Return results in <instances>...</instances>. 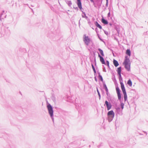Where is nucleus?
Listing matches in <instances>:
<instances>
[{"label":"nucleus","mask_w":148,"mask_h":148,"mask_svg":"<svg viewBox=\"0 0 148 148\" xmlns=\"http://www.w3.org/2000/svg\"><path fill=\"white\" fill-rule=\"evenodd\" d=\"M129 58L127 56H126L123 64L125 65V68L128 71L130 70V65L129 63Z\"/></svg>","instance_id":"f257e3e1"},{"label":"nucleus","mask_w":148,"mask_h":148,"mask_svg":"<svg viewBox=\"0 0 148 148\" xmlns=\"http://www.w3.org/2000/svg\"><path fill=\"white\" fill-rule=\"evenodd\" d=\"M108 115L109 120H111L114 117V114L112 110H111L108 112Z\"/></svg>","instance_id":"f03ea898"},{"label":"nucleus","mask_w":148,"mask_h":148,"mask_svg":"<svg viewBox=\"0 0 148 148\" xmlns=\"http://www.w3.org/2000/svg\"><path fill=\"white\" fill-rule=\"evenodd\" d=\"M47 108L49 111V113L51 117H52L53 115V110L51 106L49 104L47 106Z\"/></svg>","instance_id":"7ed1b4c3"},{"label":"nucleus","mask_w":148,"mask_h":148,"mask_svg":"<svg viewBox=\"0 0 148 148\" xmlns=\"http://www.w3.org/2000/svg\"><path fill=\"white\" fill-rule=\"evenodd\" d=\"M84 41L87 45H88L90 42V40L88 36H86L85 35Z\"/></svg>","instance_id":"20e7f679"},{"label":"nucleus","mask_w":148,"mask_h":148,"mask_svg":"<svg viewBox=\"0 0 148 148\" xmlns=\"http://www.w3.org/2000/svg\"><path fill=\"white\" fill-rule=\"evenodd\" d=\"M116 90L117 94L118 97L119 99L120 100L121 99V94L120 92V90L119 87L116 88Z\"/></svg>","instance_id":"39448f33"},{"label":"nucleus","mask_w":148,"mask_h":148,"mask_svg":"<svg viewBox=\"0 0 148 148\" xmlns=\"http://www.w3.org/2000/svg\"><path fill=\"white\" fill-rule=\"evenodd\" d=\"M98 56L100 58V60L103 64H105V63L103 58L98 54Z\"/></svg>","instance_id":"423d86ee"},{"label":"nucleus","mask_w":148,"mask_h":148,"mask_svg":"<svg viewBox=\"0 0 148 148\" xmlns=\"http://www.w3.org/2000/svg\"><path fill=\"white\" fill-rule=\"evenodd\" d=\"M77 4L80 10H81L82 9V6L81 0H77Z\"/></svg>","instance_id":"0eeeda50"},{"label":"nucleus","mask_w":148,"mask_h":148,"mask_svg":"<svg viewBox=\"0 0 148 148\" xmlns=\"http://www.w3.org/2000/svg\"><path fill=\"white\" fill-rule=\"evenodd\" d=\"M77 4L80 10H81L82 9V6L81 0H77Z\"/></svg>","instance_id":"6e6552de"},{"label":"nucleus","mask_w":148,"mask_h":148,"mask_svg":"<svg viewBox=\"0 0 148 148\" xmlns=\"http://www.w3.org/2000/svg\"><path fill=\"white\" fill-rule=\"evenodd\" d=\"M105 104L107 106L108 110H109L110 109L111 107V106L110 104H109L108 103V102L107 101H106Z\"/></svg>","instance_id":"1a4fd4ad"},{"label":"nucleus","mask_w":148,"mask_h":148,"mask_svg":"<svg viewBox=\"0 0 148 148\" xmlns=\"http://www.w3.org/2000/svg\"><path fill=\"white\" fill-rule=\"evenodd\" d=\"M120 84L121 85V88L123 92H125V88L124 87V85L123 83L122 82H121Z\"/></svg>","instance_id":"9d476101"},{"label":"nucleus","mask_w":148,"mask_h":148,"mask_svg":"<svg viewBox=\"0 0 148 148\" xmlns=\"http://www.w3.org/2000/svg\"><path fill=\"white\" fill-rule=\"evenodd\" d=\"M121 67H119L117 68V71L118 74L119 75L120 77H121Z\"/></svg>","instance_id":"9b49d317"},{"label":"nucleus","mask_w":148,"mask_h":148,"mask_svg":"<svg viewBox=\"0 0 148 148\" xmlns=\"http://www.w3.org/2000/svg\"><path fill=\"white\" fill-rule=\"evenodd\" d=\"M113 64L116 67H117L119 65L118 62L115 60H113Z\"/></svg>","instance_id":"f8f14e48"},{"label":"nucleus","mask_w":148,"mask_h":148,"mask_svg":"<svg viewBox=\"0 0 148 148\" xmlns=\"http://www.w3.org/2000/svg\"><path fill=\"white\" fill-rule=\"evenodd\" d=\"M101 21L103 23L105 24H108V22L105 19H104L103 18L101 19Z\"/></svg>","instance_id":"ddd939ff"},{"label":"nucleus","mask_w":148,"mask_h":148,"mask_svg":"<svg viewBox=\"0 0 148 148\" xmlns=\"http://www.w3.org/2000/svg\"><path fill=\"white\" fill-rule=\"evenodd\" d=\"M98 50L99 51L100 53H101V55L102 56H104V54L103 53V51L101 49H98Z\"/></svg>","instance_id":"4468645a"},{"label":"nucleus","mask_w":148,"mask_h":148,"mask_svg":"<svg viewBox=\"0 0 148 148\" xmlns=\"http://www.w3.org/2000/svg\"><path fill=\"white\" fill-rule=\"evenodd\" d=\"M123 93L124 94V99L126 101L127 99V96L126 95V91L124 92H123Z\"/></svg>","instance_id":"2eb2a0df"},{"label":"nucleus","mask_w":148,"mask_h":148,"mask_svg":"<svg viewBox=\"0 0 148 148\" xmlns=\"http://www.w3.org/2000/svg\"><path fill=\"white\" fill-rule=\"evenodd\" d=\"M97 26L100 29H102V27L101 26L97 23Z\"/></svg>","instance_id":"dca6fc26"},{"label":"nucleus","mask_w":148,"mask_h":148,"mask_svg":"<svg viewBox=\"0 0 148 148\" xmlns=\"http://www.w3.org/2000/svg\"><path fill=\"white\" fill-rule=\"evenodd\" d=\"M92 68L93 69V70L94 71V72L95 73H96V71H95V67L93 65V64H92Z\"/></svg>","instance_id":"f3484780"},{"label":"nucleus","mask_w":148,"mask_h":148,"mask_svg":"<svg viewBox=\"0 0 148 148\" xmlns=\"http://www.w3.org/2000/svg\"><path fill=\"white\" fill-rule=\"evenodd\" d=\"M126 53L130 56V50L127 49L126 51Z\"/></svg>","instance_id":"a211bd4d"},{"label":"nucleus","mask_w":148,"mask_h":148,"mask_svg":"<svg viewBox=\"0 0 148 148\" xmlns=\"http://www.w3.org/2000/svg\"><path fill=\"white\" fill-rule=\"evenodd\" d=\"M99 77L100 78L101 80L102 81H103V78H102V76H101V75H99Z\"/></svg>","instance_id":"6ab92c4d"},{"label":"nucleus","mask_w":148,"mask_h":148,"mask_svg":"<svg viewBox=\"0 0 148 148\" xmlns=\"http://www.w3.org/2000/svg\"><path fill=\"white\" fill-rule=\"evenodd\" d=\"M105 90L107 92H108V88L106 85L105 86Z\"/></svg>","instance_id":"aec40b11"},{"label":"nucleus","mask_w":148,"mask_h":148,"mask_svg":"<svg viewBox=\"0 0 148 148\" xmlns=\"http://www.w3.org/2000/svg\"><path fill=\"white\" fill-rule=\"evenodd\" d=\"M106 62V63H107V66L109 67V61H107Z\"/></svg>","instance_id":"412c9836"},{"label":"nucleus","mask_w":148,"mask_h":148,"mask_svg":"<svg viewBox=\"0 0 148 148\" xmlns=\"http://www.w3.org/2000/svg\"><path fill=\"white\" fill-rule=\"evenodd\" d=\"M127 83L129 85H130V80H128L127 81Z\"/></svg>","instance_id":"4be33fe9"},{"label":"nucleus","mask_w":148,"mask_h":148,"mask_svg":"<svg viewBox=\"0 0 148 148\" xmlns=\"http://www.w3.org/2000/svg\"><path fill=\"white\" fill-rule=\"evenodd\" d=\"M130 86H131L132 85V82H131V81H130Z\"/></svg>","instance_id":"5701e85b"}]
</instances>
